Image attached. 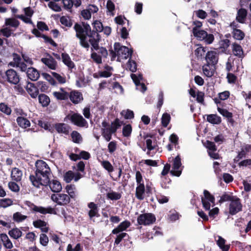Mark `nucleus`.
Segmentation results:
<instances>
[{
    "label": "nucleus",
    "mask_w": 251,
    "mask_h": 251,
    "mask_svg": "<svg viewBox=\"0 0 251 251\" xmlns=\"http://www.w3.org/2000/svg\"><path fill=\"white\" fill-rule=\"evenodd\" d=\"M6 76L7 80L10 83L17 84L20 81V77L17 72L13 70H8L6 72Z\"/></svg>",
    "instance_id": "ddd939ff"
},
{
    "label": "nucleus",
    "mask_w": 251,
    "mask_h": 251,
    "mask_svg": "<svg viewBox=\"0 0 251 251\" xmlns=\"http://www.w3.org/2000/svg\"><path fill=\"white\" fill-rule=\"evenodd\" d=\"M0 240L2 242L3 246L5 248L7 249H11L13 248V244L6 234H1L0 235Z\"/></svg>",
    "instance_id": "a878e982"
},
{
    "label": "nucleus",
    "mask_w": 251,
    "mask_h": 251,
    "mask_svg": "<svg viewBox=\"0 0 251 251\" xmlns=\"http://www.w3.org/2000/svg\"><path fill=\"white\" fill-rule=\"evenodd\" d=\"M242 205L240 199L235 197L232 200L229 204V212L231 215H235L241 211Z\"/></svg>",
    "instance_id": "1a4fd4ad"
},
{
    "label": "nucleus",
    "mask_w": 251,
    "mask_h": 251,
    "mask_svg": "<svg viewBox=\"0 0 251 251\" xmlns=\"http://www.w3.org/2000/svg\"><path fill=\"white\" fill-rule=\"evenodd\" d=\"M11 176L13 180L19 181L22 179V171L18 168H14L11 171Z\"/></svg>",
    "instance_id": "72a5a7b5"
},
{
    "label": "nucleus",
    "mask_w": 251,
    "mask_h": 251,
    "mask_svg": "<svg viewBox=\"0 0 251 251\" xmlns=\"http://www.w3.org/2000/svg\"><path fill=\"white\" fill-rule=\"evenodd\" d=\"M0 32L2 35L6 37H10L12 34V31L9 27L2 28L0 30Z\"/></svg>",
    "instance_id": "e2e57ef3"
},
{
    "label": "nucleus",
    "mask_w": 251,
    "mask_h": 251,
    "mask_svg": "<svg viewBox=\"0 0 251 251\" xmlns=\"http://www.w3.org/2000/svg\"><path fill=\"white\" fill-rule=\"evenodd\" d=\"M16 121L18 125L22 128H26L30 126L29 121L24 117H18Z\"/></svg>",
    "instance_id": "4c0bfd02"
},
{
    "label": "nucleus",
    "mask_w": 251,
    "mask_h": 251,
    "mask_svg": "<svg viewBox=\"0 0 251 251\" xmlns=\"http://www.w3.org/2000/svg\"><path fill=\"white\" fill-rule=\"evenodd\" d=\"M181 166L180 158L179 156H177L174 159L172 169L170 171V173L173 175L176 176H179L181 174V169L180 168Z\"/></svg>",
    "instance_id": "f8f14e48"
},
{
    "label": "nucleus",
    "mask_w": 251,
    "mask_h": 251,
    "mask_svg": "<svg viewBox=\"0 0 251 251\" xmlns=\"http://www.w3.org/2000/svg\"><path fill=\"white\" fill-rule=\"evenodd\" d=\"M10 236L14 239H17L22 235V232L18 228H13L9 231Z\"/></svg>",
    "instance_id": "ea45409f"
},
{
    "label": "nucleus",
    "mask_w": 251,
    "mask_h": 251,
    "mask_svg": "<svg viewBox=\"0 0 251 251\" xmlns=\"http://www.w3.org/2000/svg\"><path fill=\"white\" fill-rule=\"evenodd\" d=\"M72 141L75 143H80L82 141L81 135L76 131H73L71 134Z\"/></svg>",
    "instance_id": "c03bdc74"
},
{
    "label": "nucleus",
    "mask_w": 251,
    "mask_h": 251,
    "mask_svg": "<svg viewBox=\"0 0 251 251\" xmlns=\"http://www.w3.org/2000/svg\"><path fill=\"white\" fill-rule=\"evenodd\" d=\"M117 143L116 141H111L108 145V150L109 153H112L117 149Z\"/></svg>",
    "instance_id": "338daca9"
},
{
    "label": "nucleus",
    "mask_w": 251,
    "mask_h": 251,
    "mask_svg": "<svg viewBox=\"0 0 251 251\" xmlns=\"http://www.w3.org/2000/svg\"><path fill=\"white\" fill-rule=\"evenodd\" d=\"M107 197L111 200H118L121 197V195L120 193L111 191L107 194Z\"/></svg>",
    "instance_id": "6e6d98bb"
},
{
    "label": "nucleus",
    "mask_w": 251,
    "mask_h": 251,
    "mask_svg": "<svg viewBox=\"0 0 251 251\" xmlns=\"http://www.w3.org/2000/svg\"><path fill=\"white\" fill-rule=\"evenodd\" d=\"M91 58L97 64L102 63V58L96 52H92L91 55Z\"/></svg>",
    "instance_id": "0e129e2a"
},
{
    "label": "nucleus",
    "mask_w": 251,
    "mask_h": 251,
    "mask_svg": "<svg viewBox=\"0 0 251 251\" xmlns=\"http://www.w3.org/2000/svg\"><path fill=\"white\" fill-rule=\"evenodd\" d=\"M27 218L25 215H23L21 213L17 212L13 215V220L17 223H20L24 221Z\"/></svg>",
    "instance_id": "a18cd8bd"
},
{
    "label": "nucleus",
    "mask_w": 251,
    "mask_h": 251,
    "mask_svg": "<svg viewBox=\"0 0 251 251\" xmlns=\"http://www.w3.org/2000/svg\"><path fill=\"white\" fill-rule=\"evenodd\" d=\"M247 16V11L244 9H240L238 10L236 20L241 23H243Z\"/></svg>",
    "instance_id": "37998d69"
},
{
    "label": "nucleus",
    "mask_w": 251,
    "mask_h": 251,
    "mask_svg": "<svg viewBox=\"0 0 251 251\" xmlns=\"http://www.w3.org/2000/svg\"><path fill=\"white\" fill-rule=\"evenodd\" d=\"M68 117L74 125L78 126L86 127L87 126V121L80 114L74 113L68 115Z\"/></svg>",
    "instance_id": "6e6552de"
},
{
    "label": "nucleus",
    "mask_w": 251,
    "mask_h": 251,
    "mask_svg": "<svg viewBox=\"0 0 251 251\" xmlns=\"http://www.w3.org/2000/svg\"><path fill=\"white\" fill-rule=\"evenodd\" d=\"M20 25L19 21L14 18H6L4 21V25L10 27L17 28Z\"/></svg>",
    "instance_id": "c9c22d12"
},
{
    "label": "nucleus",
    "mask_w": 251,
    "mask_h": 251,
    "mask_svg": "<svg viewBox=\"0 0 251 251\" xmlns=\"http://www.w3.org/2000/svg\"><path fill=\"white\" fill-rule=\"evenodd\" d=\"M0 111L7 115H10L11 113V108L3 103H0Z\"/></svg>",
    "instance_id": "680f3d73"
},
{
    "label": "nucleus",
    "mask_w": 251,
    "mask_h": 251,
    "mask_svg": "<svg viewBox=\"0 0 251 251\" xmlns=\"http://www.w3.org/2000/svg\"><path fill=\"white\" fill-rule=\"evenodd\" d=\"M61 56L63 62L68 67L69 70L72 71L73 69L75 68V63L68 54L62 53Z\"/></svg>",
    "instance_id": "aec40b11"
},
{
    "label": "nucleus",
    "mask_w": 251,
    "mask_h": 251,
    "mask_svg": "<svg viewBox=\"0 0 251 251\" xmlns=\"http://www.w3.org/2000/svg\"><path fill=\"white\" fill-rule=\"evenodd\" d=\"M24 11L25 14V16L24 15H17L15 17L17 18L22 20L26 24H32V22L31 20V17L33 14V10L29 7H26L24 9Z\"/></svg>",
    "instance_id": "9b49d317"
},
{
    "label": "nucleus",
    "mask_w": 251,
    "mask_h": 251,
    "mask_svg": "<svg viewBox=\"0 0 251 251\" xmlns=\"http://www.w3.org/2000/svg\"><path fill=\"white\" fill-rule=\"evenodd\" d=\"M131 77L136 85L137 89L143 92L146 90L147 88L145 84L143 83L140 82V81L142 79V75H141L139 74L138 75H137L135 74H132L131 75Z\"/></svg>",
    "instance_id": "dca6fc26"
},
{
    "label": "nucleus",
    "mask_w": 251,
    "mask_h": 251,
    "mask_svg": "<svg viewBox=\"0 0 251 251\" xmlns=\"http://www.w3.org/2000/svg\"><path fill=\"white\" fill-rule=\"evenodd\" d=\"M33 226L36 228H41L42 232H47L48 231V227L47 226V223L41 220H38L34 221Z\"/></svg>",
    "instance_id": "f704fd0d"
},
{
    "label": "nucleus",
    "mask_w": 251,
    "mask_h": 251,
    "mask_svg": "<svg viewBox=\"0 0 251 251\" xmlns=\"http://www.w3.org/2000/svg\"><path fill=\"white\" fill-rule=\"evenodd\" d=\"M130 225V223L128 221H125L121 223L117 227L112 230L113 234H118V233L125 230Z\"/></svg>",
    "instance_id": "cd10ccee"
},
{
    "label": "nucleus",
    "mask_w": 251,
    "mask_h": 251,
    "mask_svg": "<svg viewBox=\"0 0 251 251\" xmlns=\"http://www.w3.org/2000/svg\"><path fill=\"white\" fill-rule=\"evenodd\" d=\"M205 51V48L202 47H199L195 50V54L198 58H200L204 55Z\"/></svg>",
    "instance_id": "052dcab7"
},
{
    "label": "nucleus",
    "mask_w": 251,
    "mask_h": 251,
    "mask_svg": "<svg viewBox=\"0 0 251 251\" xmlns=\"http://www.w3.org/2000/svg\"><path fill=\"white\" fill-rule=\"evenodd\" d=\"M170 119L171 117L170 114L168 113H164L161 118V122L163 126L166 127L168 125L170 121Z\"/></svg>",
    "instance_id": "4d7b16f0"
},
{
    "label": "nucleus",
    "mask_w": 251,
    "mask_h": 251,
    "mask_svg": "<svg viewBox=\"0 0 251 251\" xmlns=\"http://www.w3.org/2000/svg\"><path fill=\"white\" fill-rule=\"evenodd\" d=\"M55 129L58 133L68 134L69 132L70 127L64 123H59L55 125Z\"/></svg>",
    "instance_id": "2f4dec72"
},
{
    "label": "nucleus",
    "mask_w": 251,
    "mask_h": 251,
    "mask_svg": "<svg viewBox=\"0 0 251 251\" xmlns=\"http://www.w3.org/2000/svg\"><path fill=\"white\" fill-rule=\"evenodd\" d=\"M26 90L27 92L33 98H36L39 94L38 88L32 83H28L27 84Z\"/></svg>",
    "instance_id": "5701e85b"
},
{
    "label": "nucleus",
    "mask_w": 251,
    "mask_h": 251,
    "mask_svg": "<svg viewBox=\"0 0 251 251\" xmlns=\"http://www.w3.org/2000/svg\"><path fill=\"white\" fill-rule=\"evenodd\" d=\"M50 198L53 202L60 205H66L70 201L69 196L63 193L53 194Z\"/></svg>",
    "instance_id": "423d86ee"
},
{
    "label": "nucleus",
    "mask_w": 251,
    "mask_h": 251,
    "mask_svg": "<svg viewBox=\"0 0 251 251\" xmlns=\"http://www.w3.org/2000/svg\"><path fill=\"white\" fill-rule=\"evenodd\" d=\"M60 21L63 25L67 27H71L73 25L71 19L69 17L62 16L61 17Z\"/></svg>",
    "instance_id": "3c124183"
},
{
    "label": "nucleus",
    "mask_w": 251,
    "mask_h": 251,
    "mask_svg": "<svg viewBox=\"0 0 251 251\" xmlns=\"http://www.w3.org/2000/svg\"><path fill=\"white\" fill-rule=\"evenodd\" d=\"M115 52L113 50H110V54L111 56L112 60H114L116 56H118V60L120 61L121 59H126L130 56L132 50H129L126 46H121L120 43H116L114 45Z\"/></svg>",
    "instance_id": "f03ea898"
},
{
    "label": "nucleus",
    "mask_w": 251,
    "mask_h": 251,
    "mask_svg": "<svg viewBox=\"0 0 251 251\" xmlns=\"http://www.w3.org/2000/svg\"><path fill=\"white\" fill-rule=\"evenodd\" d=\"M205 60L209 65H214L218 61V53L215 51H209L206 53Z\"/></svg>",
    "instance_id": "2eb2a0df"
},
{
    "label": "nucleus",
    "mask_w": 251,
    "mask_h": 251,
    "mask_svg": "<svg viewBox=\"0 0 251 251\" xmlns=\"http://www.w3.org/2000/svg\"><path fill=\"white\" fill-rule=\"evenodd\" d=\"M32 209L34 212H38L42 214H56V211L55 208H52L50 206L44 207L41 206H37L35 205H33V206L32 207Z\"/></svg>",
    "instance_id": "4468645a"
},
{
    "label": "nucleus",
    "mask_w": 251,
    "mask_h": 251,
    "mask_svg": "<svg viewBox=\"0 0 251 251\" xmlns=\"http://www.w3.org/2000/svg\"><path fill=\"white\" fill-rule=\"evenodd\" d=\"M232 51L234 55L240 58L244 57V53L242 47L237 44L234 43L232 45Z\"/></svg>",
    "instance_id": "c756f323"
},
{
    "label": "nucleus",
    "mask_w": 251,
    "mask_h": 251,
    "mask_svg": "<svg viewBox=\"0 0 251 251\" xmlns=\"http://www.w3.org/2000/svg\"><path fill=\"white\" fill-rule=\"evenodd\" d=\"M88 40L93 48L95 50L99 49V42L100 40L99 34L96 32H93L91 35H88Z\"/></svg>",
    "instance_id": "a211bd4d"
},
{
    "label": "nucleus",
    "mask_w": 251,
    "mask_h": 251,
    "mask_svg": "<svg viewBox=\"0 0 251 251\" xmlns=\"http://www.w3.org/2000/svg\"><path fill=\"white\" fill-rule=\"evenodd\" d=\"M65 189L66 192L68 193L69 195L68 196L70 198H74L75 197V187L74 185H68L66 186Z\"/></svg>",
    "instance_id": "864d4df0"
},
{
    "label": "nucleus",
    "mask_w": 251,
    "mask_h": 251,
    "mask_svg": "<svg viewBox=\"0 0 251 251\" xmlns=\"http://www.w3.org/2000/svg\"><path fill=\"white\" fill-rule=\"evenodd\" d=\"M41 61L51 70H55L57 66V62L50 54H47L46 57L42 58Z\"/></svg>",
    "instance_id": "f3484780"
},
{
    "label": "nucleus",
    "mask_w": 251,
    "mask_h": 251,
    "mask_svg": "<svg viewBox=\"0 0 251 251\" xmlns=\"http://www.w3.org/2000/svg\"><path fill=\"white\" fill-rule=\"evenodd\" d=\"M70 100L75 104H77L83 100L82 94L77 91H73L69 95Z\"/></svg>",
    "instance_id": "412c9836"
},
{
    "label": "nucleus",
    "mask_w": 251,
    "mask_h": 251,
    "mask_svg": "<svg viewBox=\"0 0 251 251\" xmlns=\"http://www.w3.org/2000/svg\"><path fill=\"white\" fill-rule=\"evenodd\" d=\"M94 28L95 29V32H101L103 29V26L102 23L99 21H95L93 24Z\"/></svg>",
    "instance_id": "69168bd1"
},
{
    "label": "nucleus",
    "mask_w": 251,
    "mask_h": 251,
    "mask_svg": "<svg viewBox=\"0 0 251 251\" xmlns=\"http://www.w3.org/2000/svg\"><path fill=\"white\" fill-rule=\"evenodd\" d=\"M48 6L52 10L55 12H60L61 11V6L56 3L55 1H50L48 3Z\"/></svg>",
    "instance_id": "8fccbe9b"
},
{
    "label": "nucleus",
    "mask_w": 251,
    "mask_h": 251,
    "mask_svg": "<svg viewBox=\"0 0 251 251\" xmlns=\"http://www.w3.org/2000/svg\"><path fill=\"white\" fill-rule=\"evenodd\" d=\"M49 242V238L47 235L45 234H41L40 236V243L44 246H46Z\"/></svg>",
    "instance_id": "774afa93"
},
{
    "label": "nucleus",
    "mask_w": 251,
    "mask_h": 251,
    "mask_svg": "<svg viewBox=\"0 0 251 251\" xmlns=\"http://www.w3.org/2000/svg\"><path fill=\"white\" fill-rule=\"evenodd\" d=\"M88 206L90 209V210L89 212V217L91 218L96 216L98 213V209L97 204L91 202L88 204Z\"/></svg>",
    "instance_id": "58836bf2"
},
{
    "label": "nucleus",
    "mask_w": 251,
    "mask_h": 251,
    "mask_svg": "<svg viewBox=\"0 0 251 251\" xmlns=\"http://www.w3.org/2000/svg\"><path fill=\"white\" fill-rule=\"evenodd\" d=\"M47 185H49L50 190L55 193L60 192L62 189L60 182L56 179L49 180V182Z\"/></svg>",
    "instance_id": "4be33fe9"
},
{
    "label": "nucleus",
    "mask_w": 251,
    "mask_h": 251,
    "mask_svg": "<svg viewBox=\"0 0 251 251\" xmlns=\"http://www.w3.org/2000/svg\"><path fill=\"white\" fill-rule=\"evenodd\" d=\"M204 196L201 197L202 206L205 210H209L211 205H214L215 198L208 191H203Z\"/></svg>",
    "instance_id": "39448f33"
},
{
    "label": "nucleus",
    "mask_w": 251,
    "mask_h": 251,
    "mask_svg": "<svg viewBox=\"0 0 251 251\" xmlns=\"http://www.w3.org/2000/svg\"><path fill=\"white\" fill-rule=\"evenodd\" d=\"M154 215L151 213L140 214L137 218V222L140 225L148 226L153 224L155 221Z\"/></svg>",
    "instance_id": "0eeeda50"
},
{
    "label": "nucleus",
    "mask_w": 251,
    "mask_h": 251,
    "mask_svg": "<svg viewBox=\"0 0 251 251\" xmlns=\"http://www.w3.org/2000/svg\"><path fill=\"white\" fill-rule=\"evenodd\" d=\"M82 0H62L64 7L67 10H71L73 6L79 7L81 4Z\"/></svg>",
    "instance_id": "6ab92c4d"
},
{
    "label": "nucleus",
    "mask_w": 251,
    "mask_h": 251,
    "mask_svg": "<svg viewBox=\"0 0 251 251\" xmlns=\"http://www.w3.org/2000/svg\"><path fill=\"white\" fill-rule=\"evenodd\" d=\"M233 38L238 40H242L245 36L244 33L240 29H234L232 32Z\"/></svg>",
    "instance_id": "09e8293b"
},
{
    "label": "nucleus",
    "mask_w": 251,
    "mask_h": 251,
    "mask_svg": "<svg viewBox=\"0 0 251 251\" xmlns=\"http://www.w3.org/2000/svg\"><path fill=\"white\" fill-rule=\"evenodd\" d=\"M208 64L205 65L202 67L203 74L207 77H211L213 75V69Z\"/></svg>",
    "instance_id": "49530a36"
},
{
    "label": "nucleus",
    "mask_w": 251,
    "mask_h": 251,
    "mask_svg": "<svg viewBox=\"0 0 251 251\" xmlns=\"http://www.w3.org/2000/svg\"><path fill=\"white\" fill-rule=\"evenodd\" d=\"M100 164L108 173H111L114 170V168L111 163L107 160L100 161Z\"/></svg>",
    "instance_id": "de8ad7c7"
},
{
    "label": "nucleus",
    "mask_w": 251,
    "mask_h": 251,
    "mask_svg": "<svg viewBox=\"0 0 251 251\" xmlns=\"http://www.w3.org/2000/svg\"><path fill=\"white\" fill-rule=\"evenodd\" d=\"M53 95L58 100H64L68 99L69 94L63 88H60L59 91L53 92Z\"/></svg>",
    "instance_id": "473e14b6"
},
{
    "label": "nucleus",
    "mask_w": 251,
    "mask_h": 251,
    "mask_svg": "<svg viewBox=\"0 0 251 251\" xmlns=\"http://www.w3.org/2000/svg\"><path fill=\"white\" fill-rule=\"evenodd\" d=\"M121 114L126 119H131L134 117L133 112L128 109L123 110Z\"/></svg>",
    "instance_id": "5fc2aeb1"
},
{
    "label": "nucleus",
    "mask_w": 251,
    "mask_h": 251,
    "mask_svg": "<svg viewBox=\"0 0 251 251\" xmlns=\"http://www.w3.org/2000/svg\"><path fill=\"white\" fill-rule=\"evenodd\" d=\"M74 28L76 32V36L79 39L81 46L86 48H88L89 44L87 41L88 37L86 36L87 34L84 31V28L82 25L76 24Z\"/></svg>",
    "instance_id": "20e7f679"
},
{
    "label": "nucleus",
    "mask_w": 251,
    "mask_h": 251,
    "mask_svg": "<svg viewBox=\"0 0 251 251\" xmlns=\"http://www.w3.org/2000/svg\"><path fill=\"white\" fill-rule=\"evenodd\" d=\"M218 238L216 240V243L219 247L222 250V251H228L229 249L230 245H226V240L220 236H217Z\"/></svg>",
    "instance_id": "7c9ffc66"
},
{
    "label": "nucleus",
    "mask_w": 251,
    "mask_h": 251,
    "mask_svg": "<svg viewBox=\"0 0 251 251\" xmlns=\"http://www.w3.org/2000/svg\"><path fill=\"white\" fill-rule=\"evenodd\" d=\"M9 65L13 67L19 68L22 72H25L27 70V65L24 62L21 61L20 56L17 54H13V59Z\"/></svg>",
    "instance_id": "9d476101"
},
{
    "label": "nucleus",
    "mask_w": 251,
    "mask_h": 251,
    "mask_svg": "<svg viewBox=\"0 0 251 251\" xmlns=\"http://www.w3.org/2000/svg\"><path fill=\"white\" fill-rule=\"evenodd\" d=\"M32 33L34 34L36 37H42L44 39L45 41L47 42L50 43V44L54 46H56V44L54 42V41L50 38L46 36L45 35H43L41 33L40 31H39L37 29L34 28L32 30Z\"/></svg>",
    "instance_id": "c85d7f7f"
},
{
    "label": "nucleus",
    "mask_w": 251,
    "mask_h": 251,
    "mask_svg": "<svg viewBox=\"0 0 251 251\" xmlns=\"http://www.w3.org/2000/svg\"><path fill=\"white\" fill-rule=\"evenodd\" d=\"M194 35L200 40H203L207 44H211L214 37L212 34H208L205 31L200 30L196 27L193 28Z\"/></svg>",
    "instance_id": "7ed1b4c3"
},
{
    "label": "nucleus",
    "mask_w": 251,
    "mask_h": 251,
    "mask_svg": "<svg viewBox=\"0 0 251 251\" xmlns=\"http://www.w3.org/2000/svg\"><path fill=\"white\" fill-rule=\"evenodd\" d=\"M207 121L213 124H219L221 122L220 117L214 114L208 115L207 116Z\"/></svg>",
    "instance_id": "79ce46f5"
},
{
    "label": "nucleus",
    "mask_w": 251,
    "mask_h": 251,
    "mask_svg": "<svg viewBox=\"0 0 251 251\" xmlns=\"http://www.w3.org/2000/svg\"><path fill=\"white\" fill-rule=\"evenodd\" d=\"M39 101L43 106H47L50 102L49 97L45 94H41L38 97Z\"/></svg>",
    "instance_id": "a19ab883"
},
{
    "label": "nucleus",
    "mask_w": 251,
    "mask_h": 251,
    "mask_svg": "<svg viewBox=\"0 0 251 251\" xmlns=\"http://www.w3.org/2000/svg\"><path fill=\"white\" fill-rule=\"evenodd\" d=\"M28 77L33 81H35L39 77L40 75L38 71L34 68H28L27 70Z\"/></svg>",
    "instance_id": "393cba45"
},
{
    "label": "nucleus",
    "mask_w": 251,
    "mask_h": 251,
    "mask_svg": "<svg viewBox=\"0 0 251 251\" xmlns=\"http://www.w3.org/2000/svg\"><path fill=\"white\" fill-rule=\"evenodd\" d=\"M113 69L107 65L104 66V70L99 72L98 75L101 77H108L111 76Z\"/></svg>",
    "instance_id": "bb28decb"
},
{
    "label": "nucleus",
    "mask_w": 251,
    "mask_h": 251,
    "mask_svg": "<svg viewBox=\"0 0 251 251\" xmlns=\"http://www.w3.org/2000/svg\"><path fill=\"white\" fill-rule=\"evenodd\" d=\"M145 191V188L144 184L137 185L136 188V197L138 199L141 200L144 199Z\"/></svg>",
    "instance_id": "e433bc0d"
},
{
    "label": "nucleus",
    "mask_w": 251,
    "mask_h": 251,
    "mask_svg": "<svg viewBox=\"0 0 251 251\" xmlns=\"http://www.w3.org/2000/svg\"><path fill=\"white\" fill-rule=\"evenodd\" d=\"M13 204V201L10 199H3L0 200V207L6 208Z\"/></svg>",
    "instance_id": "603ef678"
},
{
    "label": "nucleus",
    "mask_w": 251,
    "mask_h": 251,
    "mask_svg": "<svg viewBox=\"0 0 251 251\" xmlns=\"http://www.w3.org/2000/svg\"><path fill=\"white\" fill-rule=\"evenodd\" d=\"M102 135L106 141H109L112 137V134L115 132V128H111V127L108 128H102Z\"/></svg>",
    "instance_id": "b1692460"
},
{
    "label": "nucleus",
    "mask_w": 251,
    "mask_h": 251,
    "mask_svg": "<svg viewBox=\"0 0 251 251\" xmlns=\"http://www.w3.org/2000/svg\"><path fill=\"white\" fill-rule=\"evenodd\" d=\"M74 177V173L72 171L67 172L64 175V180L67 183L70 182Z\"/></svg>",
    "instance_id": "bf43d9fd"
},
{
    "label": "nucleus",
    "mask_w": 251,
    "mask_h": 251,
    "mask_svg": "<svg viewBox=\"0 0 251 251\" xmlns=\"http://www.w3.org/2000/svg\"><path fill=\"white\" fill-rule=\"evenodd\" d=\"M35 176H30V180L36 187L40 185L47 186L49 182V176L51 170L47 163L43 160H38L35 163Z\"/></svg>",
    "instance_id": "f257e3e1"
},
{
    "label": "nucleus",
    "mask_w": 251,
    "mask_h": 251,
    "mask_svg": "<svg viewBox=\"0 0 251 251\" xmlns=\"http://www.w3.org/2000/svg\"><path fill=\"white\" fill-rule=\"evenodd\" d=\"M132 131V127L130 125H125L123 128V134L125 137H129Z\"/></svg>",
    "instance_id": "13d9d810"
}]
</instances>
